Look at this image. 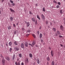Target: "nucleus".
<instances>
[{
	"mask_svg": "<svg viewBox=\"0 0 65 65\" xmlns=\"http://www.w3.org/2000/svg\"><path fill=\"white\" fill-rule=\"evenodd\" d=\"M32 36H33L34 37V38H35L36 37H35V35H34V34H33L32 35Z\"/></svg>",
	"mask_w": 65,
	"mask_h": 65,
	"instance_id": "nucleus-27",
	"label": "nucleus"
},
{
	"mask_svg": "<svg viewBox=\"0 0 65 65\" xmlns=\"http://www.w3.org/2000/svg\"><path fill=\"white\" fill-rule=\"evenodd\" d=\"M37 33L38 34H39V31H38L37 32Z\"/></svg>",
	"mask_w": 65,
	"mask_h": 65,
	"instance_id": "nucleus-47",
	"label": "nucleus"
},
{
	"mask_svg": "<svg viewBox=\"0 0 65 65\" xmlns=\"http://www.w3.org/2000/svg\"><path fill=\"white\" fill-rule=\"evenodd\" d=\"M26 25L27 27H29V26H30V24H29V22H27L26 24Z\"/></svg>",
	"mask_w": 65,
	"mask_h": 65,
	"instance_id": "nucleus-12",
	"label": "nucleus"
},
{
	"mask_svg": "<svg viewBox=\"0 0 65 65\" xmlns=\"http://www.w3.org/2000/svg\"><path fill=\"white\" fill-rule=\"evenodd\" d=\"M48 64V63H47V64Z\"/></svg>",
	"mask_w": 65,
	"mask_h": 65,
	"instance_id": "nucleus-63",
	"label": "nucleus"
},
{
	"mask_svg": "<svg viewBox=\"0 0 65 65\" xmlns=\"http://www.w3.org/2000/svg\"><path fill=\"white\" fill-rule=\"evenodd\" d=\"M39 29H41V26H40L39 27Z\"/></svg>",
	"mask_w": 65,
	"mask_h": 65,
	"instance_id": "nucleus-51",
	"label": "nucleus"
},
{
	"mask_svg": "<svg viewBox=\"0 0 65 65\" xmlns=\"http://www.w3.org/2000/svg\"><path fill=\"white\" fill-rule=\"evenodd\" d=\"M53 29L54 30V31H56V29L55 28H53Z\"/></svg>",
	"mask_w": 65,
	"mask_h": 65,
	"instance_id": "nucleus-30",
	"label": "nucleus"
},
{
	"mask_svg": "<svg viewBox=\"0 0 65 65\" xmlns=\"http://www.w3.org/2000/svg\"><path fill=\"white\" fill-rule=\"evenodd\" d=\"M29 57L30 58H32V55L31 54H29Z\"/></svg>",
	"mask_w": 65,
	"mask_h": 65,
	"instance_id": "nucleus-18",
	"label": "nucleus"
},
{
	"mask_svg": "<svg viewBox=\"0 0 65 65\" xmlns=\"http://www.w3.org/2000/svg\"><path fill=\"white\" fill-rule=\"evenodd\" d=\"M21 65H24V63L23 62H22L21 64Z\"/></svg>",
	"mask_w": 65,
	"mask_h": 65,
	"instance_id": "nucleus-49",
	"label": "nucleus"
},
{
	"mask_svg": "<svg viewBox=\"0 0 65 65\" xmlns=\"http://www.w3.org/2000/svg\"><path fill=\"white\" fill-rule=\"evenodd\" d=\"M31 20L33 21V22H35L36 20L35 19V18H31Z\"/></svg>",
	"mask_w": 65,
	"mask_h": 65,
	"instance_id": "nucleus-15",
	"label": "nucleus"
},
{
	"mask_svg": "<svg viewBox=\"0 0 65 65\" xmlns=\"http://www.w3.org/2000/svg\"><path fill=\"white\" fill-rule=\"evenodd\" d=\"M19 56L20 58H22V54H20L19 55Z\"/></svg>",
	"mask_w": 65,
	"mask_h": 65,
	"instance_id": "nucleus-21",
	"label": "nucleus"
},
{
	"mask_svg": "<svg viewBox=\"0 0 65 65\" xmlns=\"http://www.w3.org/2000/svg\"><path fill=\"white\" fill-rule=\"evenodd\" d=\"M45 23L46 24H48V21H47L46 22V23Z\"/></svg>",
	"mask_w": 65,
	"mask_h": 65,
	"instance_id": "nucleus-41",
	"label": "nucleus"
},
{
	"mask_svg": "<svg viewBox=\"0 0 65 65\" xmlns=\"http://www.w3.org/2000/svg\"><path fill=\"white\" fill-rule=\"evenodd\" d=\"M41 42H43V40H42L41 39Z\"/></svg>",
	"mask_w": 65,
	"mask_h": 65,
	"instance_id": "nucleus-43",
	"label": "nucleus"
},
{
	"mask_svg": "<svg viewBox=\"0 0 65 65\" xmlns=\"http://www.w3.org/2000/svg\"><path fill=\"white\" fill-rule=\"evenodd\" d=\"M64 48H65V46H64Z\"/></svg>",
	"mask_w": 65,
	"mask_h": 65,
	"instance_id": "nucleus-60",
	"label": "nucleus"
},
{
	"mask_svg": "<svg viewBox=\"0 0 65 65\" xmlns=\"http://www.w3.org/2000/svg\"><path fill=\"white\" fill-rule=\"evenodd\" d=\"M2 63L3 65H4L5 64V60H4V59H3L2 60Z\"/></svg>",
	"mask_w": 65,
	"mask_h": 65,
	"instance_id": "nucleus-2",
	"label": "nucleus"
},
{
	"mask_svg": "<svg viewBox=\"0 0 65 65\" xmlns=\"http://www.w3.org/2000/svg\"><path fill=\"white\" fill-rule=\"evenodd\" d=\"M5 59L8 61H9L10 60V59L9 57H5Z\"/></svg>",
	"mask_w": 65,
	"mask_h": 65,
	"instance_id": "nucleus-11",
	"label": "nucleus"
},
{
	"mask_svg": "<svg viewBox=\"0 0 65 65\" xmlns=\"http://www.w3.org/2000/svg\"><path fill=\"white\" fill-rule=\"evenodd\" d=\"M42 34H40L39 36V37L40 38H41L42 37Z\"/></svg>",
	"mask_w": 65,
	"mask_h": 65,
	"instance_id": "nucleus-16",
	"label": "nucleus"
},
{
	"mask_svg": "<svg viewBox=\"0 0 65 65\" xmlns=\"http://www.w3.org/2000/svg\"><path fill=\"white\" fill-rule=\"evenodd\" d=\"M11 5H12V6H14L15 5V4L14 3L13 4H11Z\"/></svg>",
	"mask_w": 65,
	"mask_h": 65,
	"instance_id": "nucleus-28",
	"label": "nucleus"
},
{
	"mask_svg": "<svg viewBox=\"0 0 65 65\" xmlns=\"http://www.w3.org/2000/svg\"><path fill=\"white\" fill-rule=\"evenodd\" d=\"M1 13V10H0V14Z\"/></svg>",
	"mask_w": 65,
	"mask_h": 65,
	"instance_id": "nucleus-58",
	"label": "nucleus"
},
{
	"mask_svg": "<svg viewBox=\"0 0 65 65\" xmlns=\"http://www.w3.org/2000/svg\"><path fill=\"white\" fill-rule=\"evenodd\" d=\"M51 55L52 56V57H53L54 56V53L53 52V51H52L51 52Z\"/></svg>",
	"mask_w": 65,
	"mask_h": 65,
	"instance_id": "nucleus-5",
	"label": "nucleus"
},
{
	"mask_svg": "<svg viewBox=\"0 0 65 65\" xmlns=\"http://www.w3.org/2000/svg\"><path fill=\"white\" fill-rule=\"evenodd\" d=\"M5 0H1V1H2V2H3Z\"/></svg>",
	"mask_w": 65,
	"mask_h": 65,
	"instance_id": "nucleus-55",
	"label": "nucleus"
},
{
	"mask_svg": "<svg viewBox=\"0 0 65 65\" xmlns=\"http://www.w3.org/2000/svg\"><path fill=\"white\" fill-rule=\"evenodd\" d=\"M21 46L22 48H24V44L22 43L21 45Z\"/></svg>",
	"mask_w": 65,
	"mask_h": 65,
	"instance_id": "nucleus-8",
	"label": "nucleus"
},
{
	"mask_svg": "<svg viewBox=\"0 0 65 65\" xmlns=\"http://www.w3.org/2000/svg\"><path fill=\"white\" fill-rule=\"evenodd\" d=\"M59 38H61L62 37V36L61 35H59Z\"/></svg>",
	"mask_w": 65,
	"mask_h": 65,
	"instance_id": "nucleus-34",
	"label": "nucleus"
},
{
	"mask_svg": "<svg viewBox=\"0 0 65 65\" xmlns=\"http://www.w3.org/2000/svg\"><path fill=\"white\" fill-rule=\"evenodd\" d=\"M18 0V1H19V0Z\"/></svg>",
	"mask_w": 65,
	"mask_h": 65,
	"instance_id": "nucleus-62",
	"label": "nucleus"
},
{
	"mask_svg": "<svg viewBox=\"0 0 65 65\" xmlns=\"http://www.w3.org/2000/svg\"><path fill=\"white\" fill-rule=\"evenodd\" d=\"M59 7H60V6H59L58 5L56 6V7H57V8H59Z\"/></svg>",
	"mask_w": 65,
	"mask_h": 65,
	"instance_id": "nucleus-33",
	"label": "nucleus"
},
{
	"mask_svg": "<svg viewBox=\"0 0 65 65\" xmlns=\"http://www.w3.org/2000/svg\"><path fill=\"white\" fill-rule=\"evenodd\" d=\"M16 33H17V32H16V31H14V34H16Z\"/></svg>",
	"mask_w": 65,
	"mask_h": 65,
	"instance_id": "nucleus-45",
	"label": "nucleus"
},
{
	"mask_svg": "<svg viewBox=\"0 0 65 65\" xmlns=\"http://www.w3.org/2000/svg\"><path fill=\"white\" fill-rule=\"evenodd\" d=\"M10 2H11V3H13V2L12 1H11V0H10Z\"/></svg>",
	"mask_w": 65,
	"mask_h": 65,
	"instance_id": "nucleus-32",
	"label": "nucleus"
},
{
	"mask_svg": "<svg viewBox=\"0 0 65 65\" xmlns=\"http://www.w3.org/2000/svg\"><path fill=\"white\" fill-rule=\"evenodd\" d=\"M22 30H23V31H24V30H25V29L23 28H22Z\"/></svg>",
	"mask_w": 65,
	"mask_h": 65,
	"instance_id": "nucleus-46",
	"label": "nucleus"
},
{
	"mask_svg": "<svg viewBox=\"0 0 65 65\" xmlns=\"http://www.w3.org/2000/svg\"><path fill=\"white\" fill-rule=\"evenodd\" d=\"M43 11L44 12H45V8L44 7H43Z\"/></svg>",
	"mask_w": 65,
	"mask_h": 65,
	"instance_id": "nucleus-19",
	"label": "nucleus"
},
{
	"mask_svg": "<svg viewBox=\"0 0 65 65\" xmlns=\"http://www.w3.org/2000/svg\"><path fill=\"white\" fill-rule=\"evenodd\" d=\"M54 62L53 61L52 62V65H54Z\"/></svg>",
	"mask_w": 65,
	"mask_h": 65,
	"instance_id": "nucleus-31",
	"label": "nucleus"
},
{
	"mask_svg": "<svg viewBox=\"0 0 65 65\" xmlns=\"http://www.w3.org/2000/svg\"><path fill=\"white\" fill-rule=\"evenodd\" d=\"M11 50H12V48H10V52H11Z\"/></svg>",
	"mask_w": 65,
	"mask_h": 65,
	"instance_id": "nucleus-37",
	"label": "nucleus"
},
{
	"mask_svg": "<svg viewBox=\"0 0 65 65\" xmlns=\"http://www.w3.org/2000/svg\"><path fill=\"white\" fill-rule=\"evenodd\" d=\"M32 45H33L35 44V42H33L32 43Z\"/></svg>",
	"mask_w": 65,
	"mask_h": 65,
	"instance_id": "nucleus-40",
	"label": "nucleus"
},
{
	"mask_svg": "<svg viewBox=\"0 0 65 65\" xmlns=\"http://www.w3.org/2000/svg\"><path fill=\"white\" fill-rule=\"evenodd\" d=\"M36 6H38V5H37V4H36Z\"/></svg>",
	"mask_w": 65,
	"mask_h": 65,
	"instance_id": "nucleus-53",
	"label": "nucleus"
},
{
	"mask_svg": "<svg viewBox=\"0 0 65 65\" xmlns=\"http://www.w3.org/2000/svg\"><path fill=\"white\" fill-rule=\"evenodd\" d=\"M47 61H50V57H48L47 58Z\"/></svg>",
	"mask_w": 65,
	"mask_h": 65,
	"instance_id": "nucleus-23",
	"label": "nucleus"
},
{
	"mask_svg": "<svg viewBox=\"0 0 65 65\" xmlns=\"http://www.w3.org/2000/svg\"><path fill=\"white\" fill-rule=\"evenodd\" d=\"M58 4L59 5H61V3L60 2H58Z\"/></svg>",
	"mask_w": 65,
	"mask_h": 65,
	"instance_id": "nucleus-38",
	"label": "nucleus"
},
{
	"mask_svg": "<svg viewBox=\"0 0 65 65\" xmlns=\"http://www.w3.org/2000/svg\"><path fill=\"white\" fill-rule=\"evenodd\" d=\"M37 18L38 19H39V20H40V17H39V15H37Z\"/></svg>",
	"mask_w": 65,
	"mask_h": 65,
	"instance_id": "nucleus-17",
	"label": "nucleus"
},
{
	"mask_svg": "<svg viewBox=\"0 0 65 65\" xmlns=\"http://www.w3.org/2000/svg\"><path fill=\"white\" fill-rule=\"evenodd\" d=\"M36 23H37V22H36Z\"/></svg>",
	"mask_w": 65,
	"mask_h": 65,
	"instance_id": "nucleus-64",
	"label": "nucleus"
},
{
	"mask_svg": "<svg viewBox=\"0 0 65 65\" xmlns=\"http://www.w3.org/2000/svg\"><path fill=\"white\" fill-rule=\"evenodd\" d=\"M60 45L61 46H63V45H62V44H60Z\"/></svg>",
	"mask_w": 65,
	"mask_h": 65,
	"instance_id": "nucleus-52",
	"label": "nucleus"
},
{
	"mask_svg": "<svg viewBox=\"0 0 65 65\" xmlns=\"http://www.w3.org/2000/svg\"><path fill=\"white\" fill-rule=\"evenodd\" d=\"M11 26H8V30H10V29H11Z\"/></svg>",
	"mask_w": 65,
	"mask_h": 65,
	"instance_id": "nucleus-13",
	"label": "nucleus"
},
{
	"mask_svg": "<svg viewBox=\"0 0 65 65\" xmlns=\"http://www.w3.org/2000/svg\"><path fill=\"white\" fill-rule=\"evenodd\" d=\"M18 24H19V23H17V25L18 26Z\"/></svg>",
	"mask_w": 65,
	"mask_h": 65,
	"instance_id": "nucleus-56",
	"label": "nucleus"
},
{
	"mask_svg": "<svg viewBox=\"0 0 65 65\" xmlns=\"http://www.w3.org/2000/svg\"><path fill=\"white\" fill-rule=\"evenodd\" d=\"M25 46L27 47V46H28V43L27 42H25Z\"/></svg>",
	"mask_w": 65,
	"mask_h": 65,
	"instance_id": "nucleus-14",
	"label": "nucleus"
},
{
	"mask_svg": "<svg viewBox=\"0 0 65 65\" xmlns=\"http://www.w3.org/2000/svg\"><path fill=\"white\" fill-rule=\"evenodd\" d=\"M29 14H33V13H32V12H31V11H29Z\"/></svg>",
	"mask_w": 65,
	"mask_h": 65,
	"instance_id": "nucleus-39",
	"label": "nucleus"
},
{
	"mask_svg": "<svg viewBox=\"0 0 65 65\" xmlns=\"http://www.w3.org/2000/svg\"><path fill=\"white\" fill-rule=\"evenodd\" d=\"M62 10H60V14H62Z\"/></svg>",
	"mask_w": 65,
	"mask_h": 65,
	"instance_id": "nucleus-35",
	"label": "nucleus"
},
{
	"mask_svg": "<svg viewBox=\"0 0 65 65\" xmlns=\"http://www.w3.org/2000/svg\"><path fill=\"white\" fill-rule=\"evenodd\" d=\"M31 32V30H28V32Z\"/></svg>",
	"mask_w": 65,
	"mask_h": 65,
	"instance_id": "nucleus-44",
	"label": "nucleus"
},
{
	"mask_svg": "<svg viewBox=\"0 0 65 65\" xmlns=\"http://www.w3.org/2000/svg\"><path fill=\"white\" fill-rule=\"evenodd\" d=\"M29 44V45H31V46L32 47H33V46L32 45V44H30V43H29V44Z\"/></svg>",
	"mask_w": 65,
	"mask_h": 65,
	"instance_id": "nucleus-36",
	"label": "nucleus"
},
{
	"mask_svg": "<svg viewBox=\"0 0 65 65\" xmlns=\"http://www.w3.org/2000/svg\"><path fill=\"white\" fill-rule=\"evenodd\" d=\"M53 3H57V2L55 0H54L53 1Z\"/></svg>",
	"mask_w": 65,
	"mask_h": 65,
	"instance_id": "nucleus-26",
	"label": "nucleus"
},
{
	"mask_svg": "<svg viewBox=\"0 0 65 65\" xmlns=\"http://www.w3.org/2000/svg\"><path fill=\"white\" fill-rule=\"evenodd\" d=\"M29 61H28V58H26V60L25 62L26 63H28Z\"/></svg>",
	"mask_w": 65,
	"mask_h": 65,
	"instance_id": "nucleus-10",
	"label": "nucleus"
},
{
	"mask_svg": "<svg viewBox=\"0 0 65 65\" xmlns=\"http://www.w3.org/2000/svg\"><path fill=\"white\" fill-rule=\"evenodd\" d=\"M14 50H16L17 51H19V48H18L15 47L14 48Z\"/></svg>",
	"mask_w": 65,
	"mask_h": 65,
	"instance_id": "nucleus-20",
	"label": "nucleus"
},
{
	"mask_svg": "<svg viewBox=\"0 0 65 65\" xmlns=\"http://www.w3.org/2000/svg\"><path fill=\"white\" fill-rule=\"evenodd\" d=\"M13 26L14 27H15V25L14 24H13Z\"/></svg>",
	"mask_w": 65,
	"mask_h": 65,
	"instance_id": "nucleus-42",
	"label": "nucleus"
},
{
	"mask_svg": "<svg viewBox=\"0 0 65 65\" xmlns=\"http://www.w3.org/2000/svg\"><path fill=\"white\" fill-rule=\"evenodd\" d=\"M57 33L58 35H61V34L60 33V32H59V31H58L57 32Z\"/></svg>",
	"mask_w": 65,
	"mask_h": 65,
	"instance_id": "nucleus-25",
	"label": "nucleus"
},
{
	"mask_svg": "<svg viewBox=\"0 0 65 65\" xmlns=\"http://www.w3.org/2000/svg\"><path fill=\"white\" fill-rule=\"evenodd\" d=\"M29 35V34H27L26 35V36H28Z\"/></svg>",
	"mask_w": 65,
	"mask_h": 65,
	"instance_id": "nucleus-50",
	"label": "nucleus"
},
{
	"mask_svg": "<svg viewBox=\"0 0 65 65\" xmlns=\"http://www.w3.org/2000/svg\"><path fill=\"white\" fill-rule=\"evenodd\" d=\"M10 11H11V12H15L11 8H10Z\"/></svg>",
	"mask_w": 65,
	"mask_h": 65,
	"instance_id": "nucleus-6",
	"label": "nucleus"
},
{
	"mask_svg": "<svg viewBox=\"0 0 65 65\" xmlns=\"http://www.w3.org/2000/svg\"><path fill=\"white\" fill-rule=\"evenodd\" d=\"M9 45L10 46V45H11V42H9Z\"/></svg>",
	"mask_w": 65,
	"mask_h": 65,
	"instance_id": "nucleus-24",
	"label": "nucleus"
},
{
	"mask_svg": "<svg viewBox=\"0 0 65 65\" xmlns=\"http://www.w3.org/2000/svg\"><path fill=\"white\" fill-rule=\"evenodd\" d=\"M63 28L64 27H63V26L62 25H61L60 26V29H61V30H63Z\"/></svg>",
	"mask_w": 65,
	"mask_h": 65,
	"instance_id": "nucleus-9",
	"label": "nucleus"
},
{
	"mask_svg": "<svg viewBox=\"0 0 65 65\" xmlns=\"http://www.w3.org/2000/svg\"><path fill=\"white\" fill-rule=\"evenodd\" d=\"M10 20L11 21H12V20H13V18L12 17H10Z\"/></svg>",
	"mask_w": 65,
	"mask_h": 65,
	"instance_id": "nucleus-22",
	"label": "nucleus"
},
{
	"mask_svg": "<svg viewBox=\"0 0 65 65\" xmlns=\"http://www.w3.org/2000/svg\"><path fill=\"white\" fill-rule=\"evenodd\" d=\"M6 45L7 46H8V44H6Z\"/></svg>",
	"mask_w": 65,
	"mask_h": 65,
	"instance_id": "nucleus-54",
	"label": "nucleus"
},
{
	"mask_svg": "<svg viewBox=\"0 0 65 65\" xmlns=\"http://www.w3.org/2000/svg\"><path fill=\"white\" fill-rule=\"evenodd\" d=\"M42 19L44 21L45 20V17L43 14H42L41 15Z\"/></svg>",
	"mask_w": 65,
	"mask_h": 65,
	"instance_id": "nucleus-1",
	"label": "nucleus"
},
{
	"mask_svg": "<svg viewBox=\"0 0 65 65\" xmlns=\"http://www.w3.org/2000/svg\"><path fill=\"white\" fill-rule=\"evenodd\" d=\"M17 60V61H19V58H18Z\"/></svg>",
	"mask_w": 65,
	"mask_h": 65,
	"instance_id": "nucleus-57",
	"label": "nucleus"
},
{
	"mask_svg": "<svg viewBox=\"0 0 65 65\" xmlns=\"http://www.w3.org/2000/svg\"><path fill=\"white\" fill-rule=\"evenodd\" d=\"M50 49H51V48H49Z\"/></svg>",
	"mask_w": 65,
	"mask_h": 65,
	"instance_id": "nucleus-61",
	"label": "nucleus"
},
{
	"mask_svg": "<svg viewBox=\"0 0 65 65\" xmlns=\"http://www.w3.org/2000/svg\"><path fill=\"white\" fill-rule=\"evenodd\" d=\"M37 61L38 64H40V61L39 59H37Z\"/></svg>",
	"mask_w": 65,
	"mask_h": 65,
	"instance_id": "nucleus-7",
	"label": "nucleus"
},
{
	"mask_svg": "<svg viewBox=\"0 0 65 65\" xmlns=\"http://www.w3.org/2000/svg\"><path fill=\"white\" fill-rule=\"evenodd\" d=\"M24 22H25V24H26L27 23V22L26 21H25Z\"/></svg>",
	"mask_w": 65,
	"mask_h": 65,
	"instance_id": "nucleus-48",
	"label": "nucleus"
},
{
	"mask_svg": "<svg viewBox=\"0 0 65 65\" xmlns=\"http://www.w3.org/2000/svg\"><path fill=\"white\" fill-rule=\"evenodd\" d=\"M14 43L15 45H18V43H17V42H15Z\"/></svg>",
	"mask_w": 65,
	"mask_h": 65,
	"instance_id": "nucleus-29",
	"label": "nucleus"
},
{
	"mask_svg": "<svg viewBox=\"0 0 65 65\" xmlns=\"http://www.w3.org/2000/svg\"><path fill=\"white\" fill-rule=\"evenodd\" d=\"M15 64L16 65H21V63H20V62H15Z\"/></svg>",
	"mask_w": 65,
	"mask_h": 65,
	"instance_id": "nucleus-3",
	"label": "nucleus"
},
{
	"mask_svg": "<svg viewBox=\"0 0 65 65\" xmlns=\"http://www.w3.org/2000/svg\"><path fill=\"white\" fill-rule=\"evenodd\" d=\"M15 54H14L12 57V61H14V59L15 58Z\"/></svg>",
	"mask_w": 65,
	"mask_h": 65,
	"instance_id": "nucleus-4",
	"label": "nucleus"
},
{
	"mask_svg": "<svg viewBox=\"0 0 65 65\" xmlns=\"http://www.w3.org/2000/svg\"><path fill=\"white\" fill-rule=\"evenodd\" d=\"M36 47H38V46L37 45H36Z\"/></svg>",
	"mask_w": 65,
	"mask_h": 65,
	"instance_id": "nucleus-59",
	"label": "nucleus"
}]
</instances>
